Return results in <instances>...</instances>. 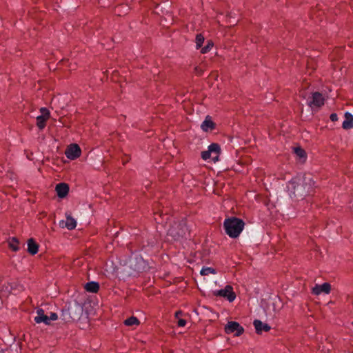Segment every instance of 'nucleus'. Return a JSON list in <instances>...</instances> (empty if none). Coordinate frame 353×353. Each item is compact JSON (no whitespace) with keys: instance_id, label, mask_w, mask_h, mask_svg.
<instances>
[{"instance_id":"nucleus-1","label":"nucleus","mask_w":353,"mask_h":353,"mask_svg":"<svg viewBox=\"0 0 353 353\" xmlns=\"http://www.w3.org/2000/svg\"><path fill=\"white\" fill-rule=\"evenodd\" d=\"M314 184L310 174H304L288 182L287 189L291 198L303 199L310 192Z\"/></svg>"},{"instance_id":"nucleus-2","label":"nucleus","mask_w":353,"mask_h":353,"mask_svg":"<svg viewBox=\"0 0 353 353\" xmlns=\"http://www.w3.org/2000/svg\"><path fill=\"white\" fill-rule=\"evenodd\" d=\"M245 226L244 221L236 217H230L224 220L223 228L231 238H236L242 232Z\"/></svg>"},{"instance_id":"nucleus-3","label":"nucleus","mask_w":353,"mask_h":353,"mask_svg":"<svg viewBox=\"0 0 353 353\" xmlns=\"http://www.w3.org/2000/svg\"><path fill=\"white\" fill-rule=\"evenodd\" d=\"M168 234L172 236L174 240L179 238H188L190 234L186 225V221L182 220L179 223H174L168 230Z\"/></svg>"},{"instance_id":"nucleus-4","label":"nucleus","mask_w":353,"mask_h":353,"mask_svg":"<svg viewBox=\"0 0 353 353\" xmlns=\"http://www.w3.org/2000/svg\"><path fill=\"white\" fill-rule=\"evenodd\" d=\"M68 305L72 317V321H77L80 319L83 312V306L77 301L70 303Z\"/></svg>"},{"instance_id":"nucleus-5","label":"nucleus","mask_w":353,"mask_h":353,"mask_svg":"<svg viewBox=\"0 0 353 353\" xmlns=\"http://www.w3.org/2000/svg\"><path fill=\"white\" fill-rule=\"evenodd\" d=\"M130 265L133 270L138 272L144 271L147 268L146 262L142 256L137 254L130 258Z\"/></svg>"},{"instance_id":"nucleus-6","label":"nucleus","mask_w":353,"mask_h":353,"mask_svg":"<svg viewBox=\"0 0 353 353\" xmlns=\"http://www.w3.org/2000/svg\"><path fill=\"white\" fill-rule=\"evenodd\" d=\"M214 294L215 296L224 297L227 299L229 302H232L236 298V294L233 292L232 287L228 285L223 289L214 292Z\"/></svg>"},{"instance_id":"nucleus-7","label":"nucleus","mask_w":353,"mask_h":353,"mask_svg":"<svg viewBox=\"0 0 353 353\" xmlns=\"http://www.w3.org/2000/svg\"><path fill=\"white\" fill-rule=\"evenodd\" d=\"M244 330L240 324L236 321H230L225 326V332L227 334L234 333V336H239L243 334Z\"/></svg>"},{"instance_id":"nucleus-8","label":"nucleus","mask_w":353,"mask_h":353,"mask_svg":"<svg viewBox=\"0 0 353 353\" xmlns=\"http://www.w3.org/2000/svg\"><path fill=\"white\" fill-rule=\"evenodd\" d=\"M307 103L309 106L313 107H321L324 104V98L320 92H316L312 94L310 100H307Z\"/></svg>"},{"instance_id":"nucleus-9","label":"nucleus","mask_w":353,"mask_h":353,"mask_svg":"<svg viewBox=\"0 0 353 353\" xmlns=\"http://www.w3.org/2000/svg\"><path fill=\"white\" fill-rule=\"evenodd\" d=\"M81 149L77 144L70 145L65 150V156L71 160H74L81 154Z\"/></svg>"},{"instance_id":"nucleus-10","label":"nucleus","mask_w":353,"mask_h":353,"mask_svg":"<svg viewBox=\"0 0 353 353\" xmlns=\"http://www.w3.org/2000/svg\"><path fill=\"white\" fill-rule=\"evenodd\" d=\"M37 315L34 316V320L37 323H44L46 325H50L49 322L48 316L45 314L43 309H38L36 312Z\"/></svg>"},{"instance_id":"nucleus-11","label":"nucleus","mask_w":353,"mask_h":353,"mask_svg":"<svg viewBox=\"0 0 353 353\" xmlns=\"http://www.w3.org/2000/svg\"><path fill=\"white\" fill-rule=\"evenodd\" d=\"M331 289V286L328 283H324L322 285H316L312 288V292L314 294L319 295L322 292L325 294H329Z\"/></svg>"},{"instance_id":"nucleus-12","label":"nucleus","mask_w":353,"mask_h":353,"mask_svg":"<svg viewBox=\"0 0 353 353\" xmlns=\"http://www.w3.org/2000/svg\"><path fill=\"white\" fill-rule=\"evenodd\" d=\"M253 325L255 327L256 332L257 334H261L262 332H268L270 330V326L267 324L263 323L261 321L256 319L253 322Z\"/></svg>"},{"instance_id":"nucleus-13","label":"nucleus","mask_w":353,"mask_h":353,"mask_svg":"<svg viewBox=\"0 0 353 353\" xmlns=\"http://www.w3.org/2000/svg\"><path fill=\"white\" fill-rule=\"evenodd\" d=\"M56 191L59 198H64L69 192V186L65 183H61L57 185Z\"/></svg>"},{"instance_id":"nucleus-14","label":"nucleus","mask_w":353,"mask_h":353,"mask_svg":"<svg viewBox=\"0 0 353 353\" xmlns=\"http://www.w3.org/2000/svg\"><path fill=\"white\" fill-rule=\"evenodd\" d=\"M201 128L204 132L211 131L215 128V123L209 116H207L205 119L202 122Z\"/></svg>"},{"instance_id":"nucleus-15","label":"nucleus","mask_w":353,"mask_h":353,"mask_svg":"<svg viewBox=\"0 0 353 353\" xmlns=\"http://www.w3.org/2000/svg\"><path fill=\"white\" fill-rule=\"evenodd\" d=\"M345 120L343 122L342 127L343 129L348 130L353 128V115L346 112L345 113Z\"/></svg>"},{"instance_id":"nucleus-16","label":"nucleus","mask_w":353,"mask_h":353,"mask_svg":"<svg viewBox=\"0 0 353 353\" xmlns=\"http://www.w3.org/2000/svg\"><path fill=\"white\" fill-rule=\"evenodd\" d=\"M60 225L61 227H65L68 230H73L77 226V221L72 216H68L65 221H62L60 222Z\"/></svg>"},{"instance_id":"nucleus-17","label":"nucleus","mask_w":353,"mask_h":353,"mask_svg":"<svg viewBox=\"0 0 353 353\" xmlns=\"http://www.w3.org/2000/svg\"><path fill=\"white\" fill-rule=\"evenodd\" d=\"M208 150L213 154L212 159L214 162L218 161L219 154L221 150L220 146L217 143H212L208 146Z\"/></svg>"},{"instance_id":"nucleus-18","label":"nucleus","mask_w":353,"mask_h":353,"mask_svg":"<svg viewBox=\"0 0 353 353\" xmlns=\"http://www.w3.org/2000/svg\"><path fill=\"white\" fill-rule=\"evenodd\" d=\"M156 239L153 237L148 238L146 240V243L143 242L141 250H144L145 252H148L150 250L153 248L156 244Z\"/></svg>"},{"instance_id":"nucleus-19","label":"nucleus","mask_w":353,"mask_h":353,"mask_svg":"<svg viewBox=\"0 0 353 353\" xmlns=\"http://www.w3.org/2000/svg\"><path fill=\"white\" fill-rule=\"evenodd\" d=\"M85 289L88 292L97 293L99 290V284L95 281H90L85 284Z\"/></svg>"},{"instance_id":"nucleus-20","label":"nucleus","mask_w":353,"mask_h":353,"mask_svg":"<svg viewBox=\"0 0 353 353\" xmlns=\"http://www.w3.org/2000/svg\"><path fill=\"white\" fill-rule=\"evenodd\" d=\"M38 244L34 242L32 239L28 241V251L30 254L34 255L38 252Z\"/></svg>"},{"instance_id":"nucleus-21","label":"nucleus","mask_w":353,"mask_h":353,"mask_svg":"<svg viewBox=\"0 0 353 353\" xmlns=\"http://www.w3.org/2000/svg\"><path fill=\"white\" fill-rule=\"evenodd\" d=\"M70 313L69 311V307L68 305H65V306L62 309L61 314V319L65 323L72 321Z\"/></svg>"},{"instance_id":"nucleus-22","label":"nucleus","mask_w":353,"mask_h":353,"mask_svg":"<svg viewBox=\"0 0 353 353\" xmlns=\"http://www.w3.org/2000/svg\"><path fill=\"white\" fill-rule=\"evenodd\" d=\"M47 118H45L44 115H39L37 117V125L38 128L41 130L44 128L46 126V121L47 120Z\"/></svg>"},{"instance_id":"nucleus-23","label":"nucleus","mask_w":353,"mask_h":353,"mask_svg":"<svg viewBox=\"0 0 353 353\" xmlns=\"http://www.w3.org/2000/svg\"><path fill=\"white\" fill-rule=\"evenodd\" d=\"M19 241L13 237L8 241V246L10 249H12L13 251H17L19 249Z\"/></svg>"},{"instance_id":"nucleus-24","label":"nucleus","mask_w":353,"mask_h":353,"mask_svg":"<svg viewBox=\"0 0 353 353\" xmlns=\"http://www.w3.org/2000/svg\"><path fill=\"white\" fill-rule=\"evenodd\" d=\"M125 325L128 326L134 325L139 324V320L134 316H131L125 321Z\"/></svg>"},{"instance_id":"nucleus-25","label":"nucleus","mask_w":353,"mask_h":353,"mask_svg":"<svg viewBox=\"0 0 353 353\" xmlns=\"http://www.w3.org/2000/svg\"><path fill=\"white\" fill-rule=\"evenodd\" d=\"M204 37L201 34H199L196 37V48L199 49L201 48L204 42Z\"/></svg>"},{"instance_id":"nucleus-26","label":"nucleus","mask_w":353,"mask_h":353,"mask_svg":"<svg viewBox=\"0 0 353 353\" xmlns=\"http://www.w3.org/2000/svg\"><path fill=\"white\" fill-rule=\"evenodd\" d=\"M215 273H216L215 270L212 268H209V267L203 268L200 272V274L203 276L208 275L209 274H215Z\"/></svg>"},{"instance_id":"nucleus-27","label":"nucleus","mask_w":353,"mask_h":353,"mask_svg":"<svg viewBox=\"0 0 353 353\" xmlns=\"http://www.w3.org/2000/svg\"><path fill=\"white\" fill-rule=\"evenodd\" d=\"M212 46L213 43L210 41H208V44L201 49V52L202 54H205L211 50Z\"/></svg>"},{"instance_id":"nucleus-28","label":"nucleus","mask_w":353,"mask_h":353,"mask_svg":"<svg viewBox=\"0 0 353 353\" xmlns=\"http://www.w3.org/2000/svg\"><path fill=\"white\" fill-rule=\"evenodd\" d=\"M294 152L301 159L305 158L306 157L305 156V152L304 151V150H303L301 148H294Z\"/></svg>"},{"instance_id":"nucleus-29","label":"nucleus","mask_w":353,"mask_h":353,"mask_svg":"<svg viewBox=\"0 0 353 353\" xmlns=\"http://www.w3.org/2000/svg\"><path fill=\"white\" fill-rule=\"evenodd\" d=\"M212 153L210 152L209 150H206V151H203L201 153V157L203 160L206 161L208 159H209L211 156H212Z\"/></svg>"},{"instance_id":"nucleus-30","label":"nucleus","mask_w":353,"mask_h":353,"mask_svg":"<svg viewBox=\"0 0 353 353\" xmlns=\"http://www.w3.org/2000/svg\"><path fill=\"white\" fill-rule=\"evenodd\" d=\"M49 322L51 323L52 321H56L58 319L57 314L54 312H50V316H48Z\"/></svg>"},{"instance_id":"nucleus-31","label":"nucleus","mask_w":353,"mask_h":353,"mask_svg":"<svg viewBox=\"0 0 353 353\" xmlns=\"http://www.w3.org/2000/svg\"><path fill=\"white\" fill-rule=\"evenodd\" d=\"M41 115H44L45 116V118H48L49 117V114H50V112L48 111V110L46 108H41Z\"/></svg>"},{"instance_id":"nucleus-32","label":"nucleus","mask_w":353,"mask_h":353,"mask_svg":"<svg viewBox=\"0 0 353 353\" xmlns=\"http://www.w3.org/2000/svg\"><path fill=\"white\" fill-rule=\"evenodd\" d=\"M177 325L179 327H184L186 325V321L182 319H179Z\"/></svg>"},{"instance_id":"nucleus-33","label":"nucleus","mask_w":353,"mask_h":353,"mask_svg":"<svg viewBox=\"0 0 353 353\" xmlns=\"http://www.w3.org/2000/svg\"><path fill=\"white\" fill-rule=\"evenodd\" d=\"M195 71L198 75H202L203 73V70L202 68H201L200 67H196Z\"/></svg>"},{"instance_id":"nucleus-34","label":"nucleus","mask_w":353,"mask_h":353,"mask_svg":"<svg viewBox=\"0 0 353 353\" xmlns=\"http://www.w3.org/2000/svg\"><path fill=\"white\" fill-rule=\"evenodd\" d=\"M330 118V120L332 121H336L338 120V116L336 113L331 114Z\"/></svg>"},{"instance_id":"nucleus-35","label":"nucleus","mask_w":353,"mask_h":353,"mask_svg":"<svg viewBox=\"0 0 353 353\" xmlns=\"http://www.w3.org/2000/svg\"><path fill=\"white\" fill-rule=\"evenodd\" d=\"M181 314H182V312L181 311H177V312H175V316L176 318H179V316H181Z\"/></svg>"}]
</instances>
